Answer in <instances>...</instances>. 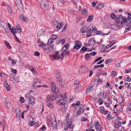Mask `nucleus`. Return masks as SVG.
I'll return each instance as SVG.
<instances>
[{"mask_svg": "<svg viewBox=\"0 0 131 131\" xmlns=\"http://www.w3.org/2000/svg\"><path fill=\"white\" fill-rule=\"evenodd\" d=\"M49 6V3L48 1L45 0L41 1L40 3V7L44 12L47 9Z\"/></svg>", "mask_w": 131, "mask_h": 131, "instance_id": "f257e3e1", "label": "nucleus"}, {"mask_svg": "<svg viewBox=\"0 0 131 131\" xmlns=\"http://www.w3.org/2000/svg\"><path fill=\"white\" fill-rule=\"evenodd\" d=\"M52 92L53 93H57L59 90L56 86L55 83L53 82H50Z\"/></svg>", "mask_w": 131, "mask_h": 131, "instance_id": "f03ea898", "label": "nucleus"}, {"mask_svg": "<svg viewBox=\"0 0 131 131\" xmlns=\"http://www.w3.org/2000/svg\"><path fill=\"white\" fill-rule=\"evenodd\" d=\"M27 67L28 69L32 72L33 75H36L37 74V72L35 68L29 64L27 65Z\"/></svg>", "mask_w": 131, "mask_h": 131, "instance_id": "7ed1b4c3", "label": "nucleus"}, {"mask_svg": "<svg viewBox=\"0 0 131 131\" xmlns=\"http://www.w3.org/2000/svg\"><path fill=\"white\" fill-rule=\"evenodd\" d=\"M92 28V25H90L88 26V30L87 31L86 36L87 37H89L91 36Z\"/></svg>", "mask_w": 131, "mask_h": 131, "instance_id": "20e7f679", "label": "nucleus"}, {"mask_svg": "<svg viewBox=\"0 0 131 131\" xmlns=\"http://www.w3.org/2000/svg\"><path fill=\"white\" fill-rule=\"evenodd\" d=\"M16 3L19 9H23V4L21 0H16Z\"/></svg>", "mask_w": 131, "mask_h": 131, "instance_id": "39448f33", "label": "nucleus"}, {"mask_svg": "<svg viewBox=\"0 0 131 131\" xmlns=\"http://www.w3.org/2000/svg\"><path fill=\"white\" fill-rule=\"evenodd\" d=\"M57 99L56 96H54L53 95H49L47 97L46 101H53Z\"/></svg>", "mask_w": 131, "mask_h": 131, "instance_id": "423d86ee", "label": "nucleus"}, {"mask_svg": "<svg viewBox=\"0 0 131 131\" xmlns=\"http://www.w3.org/2000/svg\"><path fill=\"white\" fill-rule=\"evenodd\" d=\"M75 45L73 47L74 49H80L82 46V44L80 41H76L75 42Z\"/></svg>", "mask_w": 131, "mask_h": 131, "instance_id": "0eeeda50", "label": "nucleus"}, {"mask_svg": "<svg viewBox=\"0 0 131 131\" xmlns=\"http://www.w3.org/2000/svg\"><path fill=\"white\" fill-rule=\"evenodd\" d=\"M79 108V107H77L74 111V115L75 116L79 115L81 113V110Z\"/></svg>", "mask_w": 131, "mask_h": 131, "instance_id": "6e6552de", "label": "nucleus"}, {"mask_svg": "<svg viewBox=\"0 0 131 131\" xmlns=\"http://www.w3.org/2000/svg\"><path fill=\"white\" fill-rule=\"evenodd\" d=\"M35 100L34 97L31 96L30 97L28 104L29 106H32L34 104Z\"/></svg>", "mask_w": 131, "mask_h": 131, "instance_id": "1a4fd4ad", "label": "nucleus"}, {"mask_svg": "<svg viewBox=\"0 0 131 131\" xmlns=\"http://www.w3.org/2000/svg\"><path fill=\"white\" fill-rule=\"evenodd\" d=\"M70 53V51H68L66 52H62L61 53L60 59L61 60L63 59L64 56H68Z\"/></svg>", "mask_w": 131, "mask_h": 131, "instance_id": "9d476101", "label": "nucleus"}, {"mask_svg": "<svg viewBox=\"0 0 131 131\" xmlns=\"http://www.w3.org/2000/svg\"><path fill=\"white\" fill-rule=\"evenodd\" d=\"M95 127L96 129L98 131H102L101 127V125L99 124L98 121H96L95 122Z\"/></svg>", "mask_w": 131, "mask_h": 131, "instance_id": "9b49d317", "label": "nucleus"}, {"mask_svg": "<svg viewBox=\"0 0 131 131\" xmlns=\"http://www.w3.org/2000/svg\"><path fill=\"white\" fill-rule=\"evenodd\" d=\"M94 86L93 84H91L89 85L88 87L86 90V93L87 94L90 93L93 89V87Z\"/></svg>", "mask_w": 131, "mask_h": 131, "instance_id": "f8f14e48", "label": "nucleus"}, {"mask_svg": "<svg viewBox=\"0 0 131 131\" xmlns=\"http://www.w3.org/2000/svg\"><path fill=\"white\" fill-rule=\"evenodd\" d=\"M46 105L50 109H52L54 108L53 103V102H50L49 101H46Z\"/></svg>", "mask_w": 131, "mask_h": 131, "instance_id": "ddd939ff", "label": "nucleus"}, {"mask_svg": "<svg viewBox=\"0 0 131 131\" xmlns=\"http://www.w3.org/2000/svg\"><path fill=\"white\" fill-rule=\"evenodd\" d=\"M67 102L64 101L62 99H60L59 101H56L57 104L58 105H64L65 104H66Z\"/></svg>", "mask_w": 131, "mask_h": 131, "instance_id": "4468645a", "label": "nucleus"}, {"mask_svg": "<svg viewBox=\"0 0 131 131\" xmlns=\"http://www.w3.org/2000/svg\"><path fill=\"white\" fill-rule=\"evenodd\" d=\"M20 18L24 22H28L29 21L28 18L23 15H20Z\"/></svg>", "mask_w": 131, "mask_h": 131, "instance_id": "2eb2a0df", "label": "nucleus"}, {"mask_svg": "<svg viewBox=\"0 0 131 131\" xmlns=\"http://www.w3.org/2000/svg\"><path fill=\"white\" fill-rule=\"evenodd\" d=\"M19 109V107H17L16 110V116L18 119L20 118V112Z\"/></svg>", "mask_w": 131, "mask_h": 131, "instance_id": "dca6fc26", "label": "nucleus"}, {"mask_svg": "<svg viewBox=\"0 0 131 131\" xmlns=\"http://www.w3.org/2000/svg\"><path fill=\"white\" fill-rule=\"evenodd\" d=\"M52 126L53 128H56L57 126V124L55 118L53 117V118L52 120L51 121Z\"/></svg>", "mask_w": 131, "mask_h": 131, "instance_id": "f3484780", "label": "nucleus"}, {"mask_svg": "<svg viewBox=\"0 0 131 131\" xmlns=\"http://www.w3.org/2000/svg\"><path fill=\"white\" fill-rule=\"evenodd\" d=\"M0 26L2 27L5 29L6 27L7 28V25L5 22L1 19H0Z\"/></svg>", "mask_w": 131, "mask_h": 131, "instance_id": "a211bd4d", "label": "nucleus"}, {"mask_svg": "<svg viewBox=\"0 0 131 131\" xmlns=\"http://www.w3.org/2000/svg\"><path fill=\"white\" fill-rule=\"evenodd\" d=\"M68 107V105L67 104H65L62 105L61 108V111L63 113H65L66 112Z\"/></svg>", "mask_w": 131, "mask_h": 131, "instance_id": "6ab92c4d", "label": "nucleus"}, {"mask_svg": "<svg viewBox=\"0 0 131 131\" xmlns=\"http://www.w3.org/2000/svg\"><path fill=\"white\" fill-rule=\"evenodd\" d=\"M40 81L37 78L35 79L33 81V83L32 85V87H35L36 84L38 83H40Z\"/></svg>", "mask_w": 131, "mask_h": 131, "instance_id": "aec40b11", "label": "nucleus"}, {"mask_svg": "<svg viewBox=\"0 0 131 131\" xmlns=\"http://www.w3.org/2000/svg\"><path fill=\"white\" fill-rule=\"evenodd\" d=\"M88 27H87L85 26H84L81 28L80 31L83 34L84 33L88 30Z\"/></svg>", "mask_w": 131, "mask_h": 131, "instance_id": "412c9836", "label": "nucleus"}, {"mask_svg": "<svg viewBox=\"0 0 131 131\" xmlns=\"http://www.w3.org/2000/svg\"><path fill=\"white\" fill-rule=\"evenodd\" d=\"M100 110L101 112L103 114H106L108 112V111L105 110L103 107L102 106L100 107Z\"/></svg>", "mask_w": 131, "mask_h": 131, "instance_id": "4be33fe9", "label": "nucleus"}, {"mask_svg": "<svg viewBox=\"0 0 131 131\" xmlns=\"http://www.w3.org/2000/svg\"><path fill=\"white\" fill-rule=\"evenodd\" d=\"M56 21L57 24V25L56 26L57 28L60 29L62 27V26L63 25L62 23L61 22L59 23L57 21Z\"/></svg>", "mask_w": 131, "mask_h": 131, "instance_id": "5701e85b", "label": "nucleus"}, {"mask_svg": "<svg viewBox=\"0 0 131 131\" xmlns=\"http://www.w3.org/2000/svg\"><path fill=\"white\" fill-rule=\"evenodd\" d=\"M104 5L103 4H97L96 8L98 9L101 10L104 7Z\"/></svg>", "mask_w": 131, "mask_h": 131, "instance_id": "b1692460", "label": "nucleus"}, {"mask_svg": "<svg viewBox=\"0 0 131 131\" xmlns=\"http://www.w3.org/2000/svg\"><path fill=\"white\" fill-rule=\"evenodd\" d=\"M4 85L6 89L8 91H9L10 90V86L8 84L7 81H5L4 82Z\"/></svg>", "mask_w": 131, "mask_h": 131, "instance_id": "393cba45", "label": "nucleus"}, {"mask_svg": "<svg viewBox=\"0 0 131 131\" xmlns=\"http://www.w3.org/2000/svg\"><path fill=\"white\" fill-rule=\"evenodd\" d=\"M69 44L67 43L64 46L62 49V52H64L66 51L68 49V48Z\"/></svg>", "mask_w": 131, "mask_h": 131, "instance_id": "a878e982", "label": "nucleus"}, {"mask_svg": "<svg viewBox=\"0 0 131 131\" xmlns=\"http://www.w3.org/2000/svg\"><path fill=\"white\" fill-rule=\"evenodd\" d=\"M58 52L55 53L53 55V58L55 60H58L60 58V55L58 54Z\"/></svg>", "mask_w": 131, "mask_h": 131, "instance_id": "bb28decb", "label": "nucleus"}, {"mask_svg": "<svg viewBox=\"0 0 131 131\" xmlns=\"http://www.w3.org/2000/svg\"><path fill=\"white\" fill-rule=\"evenodd\" d=\"M110 33V32H108V33L107 34H104L103 33L100 31H97L96 32V34L97 35H100L102 36H103L104 35H107L109 34Z\"/></svg>", "mask_w": 131, "mask_h": 131, "instance_id": "cd10ccee", "label": "nucleus"}, {"mask_svg": "<svg viewBox=\"0 0 131 131\" xmlns=\"http://www.w3.org/2000/svg\"><path fill=\"white\" fill-rule=\"evenodd\" d=\"M88 10L86 8H84L82 10V15H85L88 14Z\"/></svg>", "mask_w": 131, "mask_h": 131, "instance_id": "c85d7f7f", "label": "nucleus"}, {"mask_svg": "<svg viewBox=\"0 0 131 131\" xmlns=\"http://www.w3.org/2000/svg\"><path fill=\"white\" fill-rule=\"evenodd\" d=\"M74 88H76V91L77 92L80 91L82 89V87L80 85H78V86H76Z\"/></svg>", "mask_w": 131, "mask_h": 131, "instance_id": "c756f323", "label": "nucleus"}, {"mask_svg": "<svg viewBox=\"0 0 131 131\" xmlns=\"http://www.w3.org/2000/svg\"><path fill=\"white\" fill-rule=\"evenodd\" d=\"M118 26L116 25H112L111 26V28L115 30H117L118 29Z\"/></svg>", "mask_w": 131, "mask_h": 131, "instance_id": "7c9ffc66", "label": "nucleus"}, {"mask_svg": "<svg viewBox=\"0 0 131 131\" xmlns=\"http://www.w3.org/2000/svg\"><path fill=\"white\" fill-rule=\"evenodd\" d=\"M73 120V118H71L70 119L66 124L67 126H69L71 124H72V123Z\"/></svg>", "mask_w": 131, "mask_h": 131, "instance_id": "2f4dec72", "label": "nucleus"}, {"mask_svg": "<svg viewBox=\"0 0 131 131\" xmlns=\"http://www.w3.org/2000/svg\"><path fill=\"white\" fill-rule=\"evenodd\" d=\"M45 32V31H44L42 29L38 31L37 35L39 36H40L42 35V34H44Z\"/></svg>", "mask_w": 131, "mask_h": 131, "instance_id": "473e14b6", "label": "nucleus"}, {"mask_svg": "<svg viewBox=\"0 0 131 131\" xmlns=\"http://www.w3.org/2000/svg\"><path fill=\"white\" fill-rule=\"evenodd\" d=\"M5 103L7 107H10V104L8 99H6Z\"/></svg>", "mask_w": 131, "mask_h": 131, "instance_id": "72a5a7b5", "label": "nucleus"}, {"mask_svg": "<svg viewBox=\"0 0 131 131\" xmlns=\"http://www.w3.org/2000/svg\"><path fill=\"white\" fill-rule=\"evenodd\" d=\"M57 79L56 80V81L60 83V84H61L62 83V82L63 81H62L61 77H58L56 78Z\"/></svg>", "mask_w": 131, "mask_h": 131, "instance_id": "f704fd0d", "label": "nucleus"}, {"mask_svg": "<svg viewBox=\"0 0 131 131\" xmlns=\"http://www.w3.org/2000/svg\"><path fill=\"white\" fill-rule=\"evenodd\" d=\"M4 42L6 47L9 49H10L11 48V47L8 42L6 41H4Z\"/></svg>", "mask_w": 131, "mask_h": 131, "instance_id": "c9c22d12", "label": "nucleus"}, {"mask_svg": "<svg viewBox=\"0 0 131 131\" xmlns=\"http://www.w3.org/2000/svg\"><path fill=\"white\" fill-rule=\"evenodd\" d=\"M122 20L121 21V24H122L123 23H129V21L127 20V19H126L124 17L122 19Z\"/></svg>", "mask_w": 131, "mask_h": 131, "instance_id": "e433bc0d", "label": "nucleus"}, {"mask_svg": "<svg viewBox=\"0 0 131 131\" xmlns=\"http://www.w3.org/2000/svg\"><path fill=\"white\" fill-rule=\"evenodd\" d=\"M93 16L90 15L89 16L88 18L87 21H91L93 19Z\"/></svg>", "mask_w": 131, "mask_h": 131, "instance_id": "4c0bfd02", "label": "nucleus"}, {"mask_svg": "<svg viewBox=\"0 0 131 131\" xmlns=\"http://www.w3.org/2000/svg\"><path fill=\"white\" fill-rule=\"evenodd\" d=\"M12 28L13 29H12V31H11L13 34L14 35H15L17 33L16 30L17 29H16V27L15 28H13V27H12Z\"/></svg>", "mask_w": 131, "mask_h": 131, "instance_id": "58836bf2", "label": "nucleus"}, {"mask_svg": "<svg viewBox=\"0 0 131 131\" xmlns=\"http://www.w3.org/2000/svg\"><path fill=\"white\" fill-rule=\"evenodd\" d=\"M125 86L126 88H131V83L128 84V83H126L125 84Z\"/></svg>", "mask_w": 131, "mask_h": 131, "instance_id": "ea45409f", "label": "nucleus"}, {"mask_svg": "<svg viewBox=\"0 0 131 131\" xmlns=\"http://www.w3.org/2000/svg\"><path fill=\"white\" fill-rule=\"evenodd\" d=\"M128 16L127 17V19L129 21V23L131 21V14H129L128 13Z\"/></svg>", "mask_w": 131, "mask_h": 131, "instance_id": "a19ab883", "label": "nucleus"}, {"mask_svg": "<svg viewBox=\"0 0 131 131\" xmlns=\"http://www.w3.org/2000/svg\"><path fill=\"white\" fill-rule=\"evenodd\" d=\"M7 7L8 11L9 13H12L13 12V11L10 6L9 5H7Z\"/></svg>", "mask_w": 131, "mask_h": 131, "instance_id": "79ce46f5", "label": "nucleus"}, {"mask_svg": "<svg viewBox=\"0 0 131 131\" xmlns=\"http://www.w3.org/2000/svg\"><path fill=\"white\" fill-rule=\"evenodd\" d=\"M90 55L89 53H87L85 55V59L86 60H88L90 58Z\"/></svg>", "mask_w": 131, "mask_h": 131, "instance_id": "37998d69", "label": "nucleus"}, {"mask_svg": "<svg viewBox=\"0 0 131 131\" xmlns=\"http://www.w3.org/2000/svg\"><path fill=\"white\" fill-rule=\"evenodd\" d=\"M57 36L55 35H52L51 36V38L53 40L57 39Z\"/></svg>", "mask_w": 131, "mask_h": 131, "instance_id": "c03bdc74", "label": "nucleus"}, {"mask_svg": "<svg viewBox=\"0 0 131 131\" xmlns=\"http://www.w3.org/2000/svg\"><path fill=\"white\" fill-rule=\"evenodd\" d=\"M116 41L115 40H113L110 43L108 44V45L110 47H111L116 42Z\"/></svg>", "mask_w": 131, "mask_h": 131, "instance_id": "a18cd8bd", "label": "nucleus"}, {"mask_svg": "<svg viewBox=\"0 0 131 131\" xmlns=\"http://www.w3.org/2000/svg\"><path fill=\"white\" fill-rule=\"evenodd\" d=\"M56 78L61 77L59 71V70H57L56 72Z\"/></svg>", "mask_w": 131, "mask_h": 131, "instance_id": "49530a36", "label": "nucleus"}, {"mask_svg": "<svg viewBox=\"0 0 131 131\" xmlns=\"http://www.w3.org/2000/svg\"><path fill=\"white\" fill-rule=\"evenodd\" d=\"M53 42V40L51 39V38L49 39L48 42V45H51Z\"/></svg>", "mask_w": 131, "mask_h": 131, "instance_id": "de8ad7c7", "label": "nucleus"}, {"mask_svg": "<svg viewBox=\"0 0 131 131\" xmlns=\"http://www.w3.org/2000/svg\"><path fill=\"white\" fill-rule=\"evenodd\" d=\"M97 101L98 102L100 103L99 104L100 105H102L103 104V102L102 99L101 98H99Z\"/></svg>", "mask_w": 131, "mask_h": 131, "instance_id": "09e8293b", "label": "nucleus"}, {"mask_svg": "<svg viewBox=\"0 0 131 131\" xmlns=\"http://www.w3.org/2000/svg\"><path fill=\"white\" fill-rule=\"evenodd\" d=\"M12 65H15L16 64V63L17 62V60L16 59L14 60H12Z\"/></svg>", "mask_w": 131, "mask_h": 131, "instance_id": "8fccbe9b", "label": "nucleus"}, {"mask_svg": "<svg viewBox=\"0 0 131 131\" xmlns=\"http://www.w3.org/2000/svg\"><path fill=\"white\" fill-rule=\"evenodd\" d=\"M102 96L103 98L104 99H105L106 98V94L105 92H103Z\"/></svg>", "mask_w": 131, "mask_h": 131, "instance_id": "3c124183", "label": "nucleus"}, {"mask_svg": "<svg viewBox=\"0 0 131 131\" xmlns=\"http://www.w3.org/2000/svg\"><path fill=\"white\" fill-rule=\"evenodd\" d=\"M92 31L94 32H95V33L96 32V31H97V28H96V27L95 26L94 27H93V26L92 25Z\"/></svg>", "mask_w": 131, "mask_h": 131, "instance_id": "603ef678", "label": "nucleus"}, {"mask_svg": "<svg viewBox=\"0 0 131 131\" xmlns=\"http://www.w3.org/2000/svg\"><path fill=\"white\" fill-rule=\"evenodd\" d=\"M79 83V82L78 80H76L74 83V85L75 87L76 86H77V85H78Z\"/></svg>", "mask_w": 131, "mask_h": 131, "instance_id": "864d4df0", "label": "nucleus"}, {"mask_svg": "<svg viewBox=\"0 0 131 131\" xmlns=\"http://www.w3.org/2000/svg\"><path fill=\"white\" fill-rule=\"evenodd\" d=\"M16 29L17 30V32L19 33H20L22 32L21 29L20 28H18L17 27H16Z\"/></svg>", "mask_w": 131, "mask_h": 131, "instance_id": "5fc2aeb1", "label": "nucleus"}, {"mask_svg": "<svg viewBox=\"0 0 131 131\" xmlns=\"http://www.w3.org/2000/svg\"><path fill=\"white\" fill-rule=\"evenodd\" d=\"M34 54L35 56L38 57L40 55V54L38 51H36L35 52Z\"/></svg>", "mask_w": 131, "mask_h": 131, "instance_id": "6e6d98bb", "label": "nucleus"}, {"mask_svg": "<svg viewBox=\"0 0 131 131\" xmlns=\"http://www.w3.org/2000/svg\"><path fill=\"white\" fill-rule=\"evenodd\" d=\"M112 60L111 59H109L107 60L105 62V63L106 64H107L112 61Z\"/></svg>", "mask_w": 131, "mask_h": 131, "instance_id": "4d7b16f0", "label": "nucleus"}, {"mask_svg": "<svg viewBox=\"0 0 131 131\" xmlns=\"http://www.w3.org/2000/svg\"><path fill=\"white\" fill-rule=\"evenodd\" d=\"M89 54L90 55H92L94 56L97 54V53L94 51H93L90 53Z\"/></svg>", "mask_w": 131, "mask_h": 131, "instance_id": "13d9d810", "label": "nucleus"}, {"mask_svg": "<svg viewBox=\"0 0 131 131\" xmlns=\"http://www.w3.org/2000/svg\"><path fill=\"white\" fill-rule=\"evenodd\" d=\"M14 82H19V79L18 78H14Z\"/></svg>", "mask_w": 131, "mask_h": 131, "instance_id": "bf43d9fd", "label": "nucleus"}, {"mask_svg": "<svg viewBox=\"0 0 131 131\" xmlns=\"http://www.w3.org/2000/svg\"><path fill=\"white\" fill-rule=\"evenodd\" d=\"M20 102L22 103H23L24 102V98L22 97H20Z\"/></svg>", "mask_w": 131, "mask_h": 131, "instance_id": "052dcab7", "label": "nucleus"}, {"mask_svg": "<svg viewBox=\"0 0 131 131\" xmlns=\"http://www.w3.org/2000/svg\"><path fill=\"white\" fill-rule=\"evenodd\" d=\"M102 57H100L96 59L94 62V63H95V62H96L97 61H99V60H100V59H102Z\"/></svg>", "mask_w": 131, "mask_h": 131, "instance_id": "680f3d73", "label": "nucleus"}, {"mask_svg": "<svg viewBox=\"0 0 131 131\" xmlns=\"http://www.w3.org/2000/svg\"><path fill=\"white\" fill-rule=\"evenodd\" d=\"M94 126V125L93 124H92L91 122V123L89 125V127L90 128H91L93 127Z\"/></svg>", "mask_w": 131, "mask_h": 131, "instance_id": "e2e57ef3", "label": "nucleus"}, {"mask_svg": "<svg viewBox=\"0 0 131 131\" xmlns=\"http://www.w3.org/2000/svg\"><path fill=\"white\" fill-rule=\"evenodd\" d=\"M81 50L85 51L87 50V48L86 47H83L81 49Z\"/></svg>", "mask_w": 131, "mask_h": 131, "instance_id": "0e129e2a", "label": "nucleus"}, {"mask_svg": "<svg viewBox=\"0 0 131 131\" xmlns=\"http://www.w3.org/2000/svg\"><path fill=\"white\" fill-rule=\"evenodd\" d=\"M12 72L15 74H16L17 73V70L15 69H11Z\"/></svg>", "mask_w": 131, "mask_h": 131, "instance_id": "69168bd1", "label": "nucleus"}, {"mask_svg": "<svg viewBox=\"0 0 131 131\" xmlns=\"http://www.w3.org/2000/svg\"><path fill=\"white\" fill-rule=\"evenodd\" d=\"M34 124V122L30 121V122L28 123L29 125L30 126H32Z\"/></svg>", "mask_w": 131, "mask_h": 131, "instance_id": "338daca9", "label": "nucleus"}, {"mask_svg": "<svg viewBox=\"0 0 131 131\" xmlns=\"http://www.w3.org/2000/svg\"><path fill=\"white\" fill-rule=\"evenodd\" d=\"M46 129V127L44 126H43L41 127L39 129L42 130H45Z\"/></svg>", "mask_w": 131, "mask_h": 131, "instance_id": "774afa93", "label": "nucleus"}]
</instances>
